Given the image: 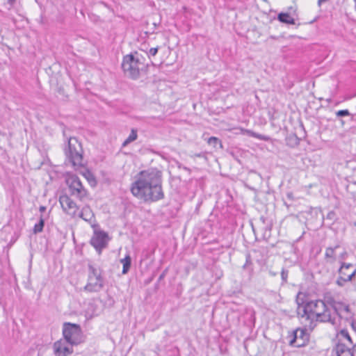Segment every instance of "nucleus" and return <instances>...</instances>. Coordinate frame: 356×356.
<instances>
[{"mask_svg":"<svg viewBox=\"0 0 356 356\" xmlns=\"http://www.w3.org/2000/svg\"><path fill=\"white\" fill-rule=\"evenodd\" d=\"M162 173L156 168L140 171L132 183L131 192L134 196L145 202H156L164 197L162 190Z\"/></svg>","mask_w":356,"mask_h":356,"instance_id":"1","label":"nucleus"},{"mask_svg":"<svg viewBox=\"0 0 356 356\" xmlns=\"http://www.w3.org/2000/svg\"><path fill=\"white\" fill-rule=\"evenodd\" d=\"M298 305L296 312L298 318L305 327L313 330L316 325V322L330 323L335 324V316H332V309L329 308L330 305L322 300H316L310 301H304L299 298V294L296 298Z\"/></svg>","mask_w":356,"mask_h":356,"instance_id":"2","label":"nucleus"},{"mask_svg":"<svg viewBox=\"0 0 356 356\" xmlns=\"http://www.w3.org/2000/svg\"><path fill=\"white\" fill-rule=\"evenodd\" d=\"M355 345L348 330L342 329L337 334L335 346L327 350L325 356H354L352 349Z\"/></svg>","mask_w":356,"mask_h":356,"instance_id":"3","label":"nucleus"},{"mask_svg":"<svg viewBox=\"0 0 356 356\" xmlns=\"http://www.w3.org/2000/svg\"><path fill=\"white\" fill-rule=\"evenodd\" d=\"M104 286V279L102 270L99 266L93 264H88V281L83 290L88 292H99Z\"/></svg>","mask_w":356,"mask_h":356,"instance_id":"4","label":"nucleus"},{"mask_svg":"<svg viewBox=\"0 0 356 356\" xmlns=\"http://www.w3.org/2000/svg\"><path fill=\"white\" fill-rule=\"evenodd\" d=\"M67 146L65 149V153L70 162L74 167L83 165V150L81 143L75 137L67 138Z\"/></svg>","mask_w":356,"mask_h":356,"instance_id":"5","label":"nucleus"},{"mask_svg":"<svg viewBox=\"0 0 356 356\" xmlns=\"http://www.w3.org/2000/svg\"><path fill=\"white\" fill-rule=\"evenodd\" d=\"M64 339L71 346L78 345L83 341L81 327L78 324L65 323L63 327Z\"/></svg>","mask_w":356,"mask_h":356,"instance_id":"6","label":"nucleus"},{"mask_svg":"<svg viewBox=\"0 0 356 356\" xmlns=\"http://www.w3.org/2000/svg\"><path fill=\"white\" fill-rule=\"evenodd\" d=\"M140 65H143V64L132 54L127 55L123 58L122 68L124 74L133 79L139 77Z\"/></svg>","mask_w":356,"mask_h":356,"instance_id":"7","label":"nucleus"},{"mask_svg":"<svg viewBox=\"0 0 356 356\" xmlns=\"http://www.w3.org/2000/svg\"><path fill=\"white\" fill-rule=\"evenodd\" d=\"M338 273L339 275L336 280V284L342 287L346 282H353L356 276V266L350 263L341 262Z\"/></svg>","mask_w":356,"mask_h":356,"instance_id":"8","label":"nucleus"},{"mask_svg":"<svg viewBox=\"0 0 356 356\" xmlns=\"http://www.w3.org/2000/svg\"><path fill=\"white\" fill-rule=\"evenodd\" d=\"M66 183L69 187L70 195L82 200L87 196V191L83 187L80 179L75 175L68 176Z\"/></svg>","mask_w":356,"mask_h":356,"instance_id":"9","label":"nucleus"},{"mask_svg":"<svg viewBox=\"0 0 356 356\" xmlns=\"http://www.w3.org/2000/svg\"><path fill=\"white\" fill-rule=\"evenodd\" d=\"M108 241V234L104 231H95L90 239V244L95 250L101 253L102 249L106 248Z\"/></svg>","mask_w":356,"mask_h":356,"instance_id":"10","label":"nucleus"},{"mask_svg":"<svg viewBox=\"0 0 356 356\" xmlns=\"http://www.w3.org/2000/svg\"><path fill=\"white\" fill-rule=\"evenodd\" d=\"M309 341V334L306 329L298 328L293 332V339L290 345L300 348L305 346Z\"/></svg>","mask_w":356,"mask_h":356,"instance_id":"11","label":"nucleus"},{"mask_svg":"<svg viewBox=\"0 0 356 356\" xmlns=\"http://www.w3.org/2000/svg\"><path fill=\"white\" fill-rule=\"evenodd\" d=\"M63 209L69 215L75 216L77 211L76 203L67 195H62L59 199Z\"/></svg>","mask_w":356,"mask_h":356,"instance_id":"12","label":"nucleus"},{"mask_svg":"<svg viewBox=\"0 0 356 356\" xmlns=\"http://www.w3.org/2000/svg\"><path fill=\"white\" fill-rule=\"evenodd\" d=\"M327 304L333 309V311H332V316H334L336 314L340 315L342 312H345L346 313L350 312L349 305L340 302H337L333 298H327Z\"/></svg>","mask_w":356,"mask_h":356,"instance_id":"13","label":"nucleus"},{"mask_svg":"<svg viewBox=\"0 0 356 356\" xmlns=\"http://www.w3.org/2000/svg\"><path fill=\"white\" fill-rule=\"evenodd\" d=\"M79 216L85 221L92 222L94 220V213L89 206H85L82 208Z\"/></svg>","mask_w":356,"mask_h":356,"instance_id":"14","label":"nucleus"},{"mask_svg":"<svg viewBox=\"0 0 356 356\" xmlns=\"http://www.w3.org/2000/svg\"><path fill=\"white\" fill-rule=\"evenodd\" d=\"M339 247L337 245L334 248L328 247L325 250V259L327 262L332 263L336 260L335 250Z\"/></svg>","mask_w":356,"mask_h":356,"instance_id":"15","label":"nucleus"},{"mask_svg":"<svg viewBox=\"0 0 356 356\" xmlns=\"http://www.w3.org/2000/svg\"><path fill=\"white\" fill-rule=\"evenodd\" d=\"M277 19L280 22L287 24H294L295 20L294 19L287 13H281L278 15Z\"/></svg>","mask_w":356,"mask_h":356,"instance_id":"16","label":"nucleus"},{"mask_svg":"<svg viewBox=\"0 0 356 356\" xmlns=\"http://www.w3.org/2000/svg\"><path fill=\"white\" fill-rule=\"evenodd\" d=\"M120 263L123 265L122 273L125 275L129 272L131 265V258L129 254H127L124 258L120 259Z\"/></svg>","mask_w":356,"mask_h":356,"instance_id":"17","label":"nucleus"},{"mask_svg":"<svg viewBox=\"0 0 356 356\" xmlns=\"http://www.w3.org/2000/svg\"><path fill=\"white\" fill-rule=\"evenodd\" d=\"M66 343H67V342L65 341V339L64 341L59 340L54 343V350L56 356L61 355L63 348L67 345Z\"/></svg>","mask_w":356,"mask_h":356,"instance_id":"18","label":"nucleus"},{"mask_svg":"<svg viewBox=\"0 0 356 356\" xmlns=\"http://www.w3.org/2000/svg\"><path fill=\"white\" fill-rule=\"evenodd\" d=\"M45 218L44 215L41 214L40 216L39 222L36 223L33 229L34 234H38L42 232L44 226Z\"/></svg>","mask_w":356,"mask_h":356,"instance_id":"19","label":"nucleus"},{"mask_svg":"<svg viewBox=\"0 0 356 356\" xmlns=\"http://www.w3.org/2000/svg\"><path fill=\"white\" fill-rule=\"evenodd\" d=\"M207 143L215 149H218V147H219L220 149H222L223 147L221 140L215 136L209 138L207 140Z\"/></svg>","mask_w":356,"mask_h":356,"instance_id":"20","label":"nucleus"},{"mask_svg":"<svg viewBox=\"0 0 356 356\" xmlns=\"http://www.w3.org/2000/svg\"><path fill=\"white\" fill-rule=\"evenodd\" d=\"M245 132L248 134V136H252L253 138L262 140L264 141H268L270 140V137L265 135H261L257 133H255L251 130H245Z\"/></svg>","mask_w":356,"mask_h":356,"instance_id":"21","label":"nucleus"},{"mask_svg":"<svg viewBox=\"0 0 356 356\" xmlns=\"http://www.w3.org/2000/svg\"><path fill=\"white\" fill-rule=\"evenodd\" d=\"M137 131L135 129H131V131L128 138L123 142L122 147L127 146L130 143L134 141L137 138Z\"/></svg>","mask_w":356,"mask_h":356,"instance_id":"22","label":"nucleus"},{"mask_svg":"<svg viewBox=\"0 0 356 356\" xmlns=\"http://www.w3.org/2000/svg\"><path fill=\"white\" fill-rule=\"evenodd\" d=\"M350 115V113L349 111L347 109L340 110V111H338L337 112H336V115L337 117L348 116Z\"/></svg>","mask_w":356,"mask_h":356,"instance_id":"23","label":"nucleus"},{"mask_svg":"<svg viewBox=\"0 0 356 356\" xmlns=\"http://www.w3.org/2000/svg\"><path fill=\"white\" fill-rule=\"evenodd\" d=\"M72 353V349L69 348L68 346H65L62 350L61 355L60 356H66L67 355H70Z\"/></svg>","mask_w":356,"mask_h":356,"instance_id":"24","label":"nucleus"},{"mask_svg":"<svg viewBox=\"0 0 356 356\" xmlns=\"http://www.w3.org/2000/svg\"><path fill=\"white\" fill-rule=\"evenodd\" d=\"M289 271L285 269H282L281 272L282 280L284 282H286L288 277Z\"/></svg>","mask_w":356,"mask_h":356,"instance_id":"25","label":"nucleus"},{"mask_svg":"<svg viewBox=\"0 0 356 356\" xmlns=\"http://www.w3.org/2000/svg\"><path fill=\"white\" fill-rule=\"evenodd\" d=\"M86 178L91 185L95 186L96 184L95 178L92 174L88 173V175L86 177Z\"/></svg>","mask_w":356,"mask_h":356,"instance_id":"26","label":"nucleus"},{"mask_svg":"<svg viewBox=\"0 0 356 356\" xmlns=\"http://www.w3.org/2000/svg\"><path fill=\"white\" fill-rule=\"evenodd\" d=\"M335 217H336V213L334 211H330L327 215V219H329V220H334L335 219Z\"/></svg>","mask_w":356,"mask_h":356,"instance_id":"27","label":"nucleus"},{"mask_svg":"<svg viewBox=\"0 0 356 356\" xmlns=\"http://www.w3.org/2000/svg\"><path fill=\"white\" fill-rule=\"evenodd\" d=\"M158 50L159 47L151 48L149 51V54L150 56H154L157 54Z\"/></svg>","mask_w":356,"mask_h":356,"instance_id":"28","label":"nucleus"},{"mask_svg":"<svg viewBox=\"0 0 356 356\" xmlns=\"http://www.w3.org/2000/svg\"><path fill=\"white\" fill-rule=\"evenodd\" d=\"M17 0H7V3L9 4L10 8H12L15 3Z\"/></svg>","mask_w":356,"mask_h":356,"instance_id":"29","label":"nucleus"},{"mask_svg":"<svg viewBox=\"0 0 356 356\" xmlns=\"http://www.w3.org/2000/svg\"><path fill=\"white\" fill-rule=\"evenodd\" d=\"M251 263V258H250V254H248L246 256V263L244 265V267H245L246 265H248V264H250Z\"/></svg>","mask_w":356,"mask_h":356,"instance_id":"30","label":"nucleus"},{"mask_svg":"<svg viewBox=\"0 0 356 356\" xmlns=\"http://www.w3.org/2000/svg\"><path fill=\"white\" fill-rule=\"evenodd\" d=\"M286 197H287L289 200H293V193H291V192H289V193H287V194H286Z\"/></svg>","mask_w":356,"mask_h":356,"instance_id":"31","label":"nucleus"},{"mask_svg":"<svg viewBox=\"0 0 356 356\" xmlns=\"http://www.w3.org/2000/svg\"><path fill=\"white\" fill-rule=\"evenodd\" d=\"M46 209H47V207L44 206H40L39 208V210L41 213L44 212L46 211Z\"/></svg>","mask_w":356,"mask_h":356,"instance_id":"32","label":"nucleus"},{"mask_svg":"<svg viewBox=\"0 0 356 356\" xmlns=\"http://www.w3.org/2000/svg\"><path fill=\"white\" fill-rule=\"evenodd\" d=\"M352 351L353 352V355L356 354V344L353 347Z\"/></svg>","mask_w":356,"mask_h":356,"instance_id":"33","label":"nucleus"},{"mask_svg":"<svg viewBox=\"0 0 356 356\" xmlns=\"http://www.w3.org/2000/svg\"><path fill=\"white\" fill-rule=\"evenodd\" d=\"M352 327L356 331V322L352 323Z\"/></svg>","mask_w":356,"mask_h":356,"instance_id":"34","label":"nucleus"},{"mask_svg":"<svg viewBox=\"0 0 356 356\" xmlns=\"http://www.w3.org/2000/svg\"><path fill=\"white\" fill-rule=\"evenodd\" d=\"M153 25H154V28H156V26H157V24H156V23H155V22H154V23H153Z\"/></svg>","mask_w":356,"mask_h":356,"instance_id":"35","label":"nucleus"},{"mask_svg":"<svg viewBox=\"0 0 356 356\" xmlns=\"http://www.w3.org/2000/svg\"><path fill=\"white\" fill-rule=\"evenodd\" d=\"M261 220H262L263 222H264V217H261Z\"/></svg>","mask_w":356,"mask_h":356,"instance_id":"36","label":"nucleus"}]
</instances>
